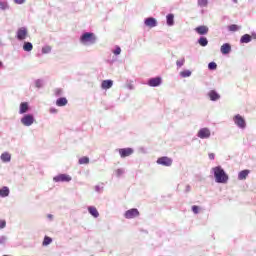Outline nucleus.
<instances>
[{
	"label": "nucleus",
	"mask_w": 256,
	"mask_h": 256,
	"mask_svg": "<svg viewBox=\"0 0 256 256\" xmlns=\"http://www.w3.org/2000/svg\"><path fill=\"white\" fill-rule=\"evenodd\" d=\"M7 227V222L5 220H0V229H5Z\"/></svg>",
	"instance_id": "nucleus-37"
},
{
	"label": "nucleus",
	"mask_w": 256,
	"mask_h": 256,
	"mask_svg": "<svg viewBox=\"0 0 256 256\" xmlns=\"http://www.w3.org/2000/svg\"><path fill=\"white\" fill-rule=\"evenodd\" d=\"M53 181L56 183H69V181H71V176L67 174H59L53 178Z\"/></svg>",
	"instance_id": "nucleus-4"
},
{
	"label": "nucleus",
	"mask_w": 256,
	"mask_h": 256,
	"mask_svg": "<svg viewBox=\"0 0 256 256\" xmlns=\"http://www.w3.org/2000/svg\"><path fill=\"white\" fill-rule=\"evenodd\" d=\"M144 23L146 27H150V28L157 27V20L153 17L147 18Z\"/></svg>",
	"instance_id": "nucleus-13"
},
{
	"label": "nucleus",
	"mask_w": 256,
	"mask_h": 256,
	"mask_svg": "<svg viewBox=\"0 0 256 256\" xmlns=\"http://www.w3.org/2000/svg\"><path fill=\"white\" fill-rule=\"evenodd\" d=\"M1 65H3V63L0 61V67H1Z\"/></svg>",
	"instance_id": "nucleus-46"
},
{
	"label": "nucleus",
	"mask_w": 256,
	"mask_h": 256,
	"mask_svg": "<svg viewBox=\"0 0 256 256\" xmlns=\"http://www.w3.org/2000/svg\"><path fill=\"white\" fill-rule=\"evenodd\" d=\"M114 55H121V47H116V49L113 51Z\"/></svg>",
	"instance_id": "nucleus-38"
},
{
	"label": "nucleus",
	"mask_w": 256,
	"mask_h": 256,
	"mask_svg": "<svg viewBox=\"0 0 256 256\" xmlns=\"http://www.w3.org/2000/svg\"><path fill=\"white\" fill-rule=\"evenodd\" d=\"M213 172L216 183H227V181H229V176L221 166L214 167Z\"/></svg>",
	"instance_id": "nucleus-1"
},
{
	"label": "nucleus",
	"mask_w": 256,
	"mask_h": 256,
	"mask_svg": "<svg viewBox=\"0 0 256 256\" xmlns=\"http://www.w3.org/2000/svg\"><path fill=\"white\" fill-rule=\"evenodd\" d=\"M199 45H201V47H207V45L209 44V41L207 40V38L205 37H201L198 40Z\"/></svg>",
	"instance_id": "nucleus-24"
},
{
	"label": "nucleus",
	"mask_w": 256,
	"mask_h": 256,
	"mask_svg": "<svg viewBox=\"0 0 256 256\" xmlns=\"http://www.w3.org/2000/svg\"><path fill=\"white\" fill-rule=\"evenodd\" d=\"M89 164V157L84 156L79 159V165H87Z\"/></svg>",
	"instance_id": "nucleus-28"
},
{
	"label": "nucleus",
	"mask_w": 256,
	"mask_h": 256,
	"mask_svg": "<svg viewBox=\"0 0 256 256\" xmlns=\"http://www.w3.org/2000/svg\"><path fill=\"white\" fill-rule=\"evenodd\" d=\"M192 211L197 215V213H199V206H196V205L192 206Z\"/></svg>",
	"instance_id": "nucleus-39"
},
{
	"label": "nucleus",
	"mask_w": 256,
	"mask_h": 256,
	"mask_svg": "<svg viewBox=\"0 0 256 256\" xmlns=\"http://www.w3.org/2000/svg\"><path fill=\"white\" fill-rule=\"evenodd\" d=\"M15 3H17L18 5H23V3H25V0H14Z\"/></svg>",
	"instance_id": "nucleus-43"
},
{
	"label": "nucleus",
	"mask_w": 256,
	"mask_h": 256,
	"mask_svg": "<svg viewBox=\"0 0 256 256\" xmlns=\"http://www.w3.org/2000/svg\"><path fill=\"white\" fill-rule=\"evenodd\" d=\"M1 160L4 161V163H7V162L11 161V154L3 153L1 155Z\"/></svg>",
	"instance_id": "nucleus-25"
},
{
	"label": "nucleus",
	"mask_w": 256,
	"mask_h": 256,
	"mask_svg": "<svg viewBox=\"0 0 256 256\" xmlns=\"http://www.w3.org/2000/svg\"><path fill=\"white\" fill-rule=\"evenodd\" d=\"M29 111V104L27 102H22L20 104V114L23 115V113H27Z\"/></svg>",
	"instance_id": "nucleus-19"
},
{
	"label": "nucleus",
	"mask_w": 256,
	"mask_h": 256,
	"mask_svg": "<svg viewBox=\"0 0 256 256\" xmlns=\"http://www.w3.org/2000/svg\"><path fill=\"white\" fill-rule=\"evenodd\" d=\"M176 65H177V67H183L185 65V59L181 58V59L177 60Z\"/></svg>",
	"instance_id": "nucleus-30"
},
{
	"label": "nucleus",
	"mask_w": 256,
	"mask_h": 256,
	"mask_svg": "<svg viewBox=\"0 0 256 256\" xmlns=\"http://www.w3.org/2000/svg\"><path fill=\"white\" fill-rule=\"evenodd\" d=\"M166 19H167V25H169V27L175 24V16L173 14H168L166 16Z\"/></svg>",
	"instance_id": "nucleus-21"
},
{
	"label": "nucleus",
	"mask_w": 256,
	"mask_h": 256,
	"mask_svg": "<svg viewBox=\"0 0 256 256\" xmlns=\"http://www.w3.org/2000/svg\"><path fill=\"white\" fill-rule=\"evenodd\" d=\"M5 241H7V238H5V236H0V245H5Z\"/></svg>",
	"instance_id": "nucleus-40"
},
{
	"label": "nucleus",
	"mask_w": 256,
	"mask_h": 256,
	"mask_svg": "<svg viewBox=\"0 0 256 256\" xmlns=\"http://www.w3.org/2000/svg\"><path fill=\"white\" fill-rule=\"evenodd\" d=\"M229 31H239V26L232 24L229 26Z\"/></svg>",
	"instance_id": "nucleus-35"
},
{
	"label": "nucleus",
	"mask_w": 256,
	"mask_h": 256,
	"mask_svg": "<svg viewBox=\"0 0 256 256\" xmlns=\"http://www.w3.org/2000/svg\"><path fill=\"white\" fill-rule=\"evenodd\" d=\"M50 113H57V110H55V109H50Z\"/></svg>",
	"instance_id": "nucleus-45"
},
{
	"label": "nucleus",
	"mask_w": 256,
	"mask_h": 256,
	"mask_svg": "<svg viewBox=\"0 0 256 256\" xmlns=\"http://www.w3.org/2000/svg\"><path fill=\"white\" fill-rule=\"evenodd\" d=\"M248 175H249V170H242V171L239 172V174H238V179H239L240 181H243V180L247 179Z\"/></svg>",
	"instance_id": "nucleus-20"
},
{
	"label": "nucleus",
	"mask_w": 256,
	"mask_h": 256,
	"mask_svg": "<svg viewBox=\"0 0 256 256\" xmlns=\"http://www.w3.org/2000/svg\"><path fill=\"white\" fill-rule=\"evenodd\" d=\"M208 97L210 101H219V99H221V96L215 90H211L210 93H208Z\"/></svg>",
	"instance_id": "nucleus-14"
},
{
	"label": "nucleus",
	"mask_w": 256,
	"mask_h": 256,
	"mask_svg": "<svg viewBox=\"0 0 256 256\" xmlns=\"http://www.w3.org/2000/svg\"><path fill=\"white\" fill-rule=\"evenodd\" d=\"M186 191H187V192L191 191V186L187 185V186H186Z\"/></svg>",
	"instance_id": "nucleus-44"
},
{
	"label": "nucleus",
	"mask_w": 256,
	"mask_h": 256,
	"mask_svg": "<svg viewBox=\"0 0 256 256\" xmlns=\"http://www.w3.org/2000/svg\"><path fill=\"white\" fill-rule=\"evenodd\" d=\"M118 153L122 159H125V157H130V155H133V149L132 148H121L118 150Z\"/></svg>",
	"instance_id": "nucleus-10"
},
{
	"label": "nucleus",
	"mask_w": 256,
	"mask_h": 256,
	"mask_svg": "<svg viewBox=\"0 0 256 256\" xmlns=\"http://www.w3.org/2000/svg\"><path fill=\"white\" fill-rule=\"evenodd\" d=\"M124 217L126 219H135V217H139V210H137V208H132L125 212Z\"/></svg>",
	"instance_id": "nucleus-7"
},
{
	"label": "nucleus",
	"mask_w": 256,
	"mask_h": 256,
	"mask_svg": "<svg viewBox=\"0 0 256 256\" xmlns=\"http://www.w3.org/2000/svg\"><path fill=\"white\" fill-rule=\"evenodd\" d=\"M88 212L90 213V215H92V217H95V219L99 217V211L95 206L88 207Z\"/></svg>",
	"instance_id": "nucleus-17"
},
{
	"label": "nucleus",
	"mask_w": 256,
	"mask_h": 256,
	"mask_svg": "<svg viewBox=\"0 0 256 256\" xmlns=\"http://www.w3.org/2000/svg\"><path fill=\"white\" fill-rule=\"evenodd\" d=\"M69 101H67V98L61 97L56 100L57 107H65Z\"/></svg>",
	"instance_id": "nucleus-16"
},
{
	"label": "nucleus",
	"mask_w": 256,
	"mask_h": 256,
	"mask_svg": "<svg viewBox=\"0 0 256 256\" xmlns=\"http://www.w3.org/2000/svg\"><path fill=\"white\" fill-rule=\"evenodd\" d=\"M208 1L207 0H198V5L200 7H207Z\"/></svg>",
	"instance_id": "nucleus-34"
},
{
	"label": "nucleus",
	"mask_w": 256,
	"mask_h": 256,
	"mask_svg": "<svg viewBox=\"0 0 256 256\" xmlns=\"http://www.w3.org/2000/svg\"><path fill=\"white\" fill-rule=\"evenodd\" d=\"M63 93V90L61 88H56L54 90V94L59 97V95H61Z\"/></svg>",
	"instance_id": "nucleus-36"
},
{
	"label": "nucleus",
	"mask_w": 256,
	"mask_h": 256,
	"mask_svg": "<svg viewBox=\"0 0 256 256\" xmlns=\"http://www.w3.org/2000/svg\"><path fill=\"white\" fill-rule=\"evenodd\" d=\"M101 87L103 89H111L113 87V81L112 80H103Z\"/></svg>",
	"instance_id": "nucleus-18"
},
{
	"label": "nucleus",
	"mask_w": 256,
	"mask_h": 256,
	"mask_svg": "<svg viewBox=\"0 0 256 256\" xmlns=\"http://www.w3.org/2000/svg\"><path fill=\"white\" fill-rule=\"evenodd\" d=\"M28 33L29 32L27 31V28H25V27L19 28L17 31V39L19 41H23V40L27 39Z\"/></svg>",
	"instance_id": "nucleus-8"
},
{
	"label": "nucleus",
	"mask_w": 256,
	"mask_h": 256,
	"mask_svg": "<svg viewBox=\"0 0 256 256\" xmlns=\"http://www.w3.org/2000/svg\"><path fill=\"white\" fill-rule=\"evenodd\" d=\"M220 51L223 55L231 53V45L229 43L223 44L220 48Z\"/></svg>",
	"instance_id": "nucleus-15"
},
{
	"label": "nucleus",
	"mask_w": 256,
	"mask_h": 256,
	"mask_svg": "<svg viewBox=\"0 0 256 256\" xmlns=\"http://www.w3.org/2000/svg\"><path fill=\"white\" fill-rule=\"evenodd\" d=\"M240 43H251V35L245 34L241 37Z\"/></svg>",
	"instance_id": "nucleus-23"
},
{
	"label": "nucleus",
	"mask_w": 256,
	"mask_h": 256,
	"mask_svg": "<svg viewBox=\"0 0 256 256\" xmlns=\"http://www.w3.org/2000/svg\"><path fill=\"white\" fill-rule=\"evenodd\" d=\"M161 77H155V78H151L149 81H148V85L149 87H159V85H161Z\"/></svg>",
	"instance_id": "nucleus-11"
},
{
	"label": "nucleus",
	"mask_w": 256,
	"mask_h": 256,
	"mask_svg": "<svg viewBox=\"0 0 256 256\" xmlns=\"http://www.w3.org/2000/svg\"><path fill=\"white\" fill-rule=\"evenodd\" d=\"M208 69H210L211 71H215V69H217V63L215 62H210L208 64Z\"/></svg>",
	"instance_id": "nucleus-29"
},
{
	"label": "nucleus",
	"mask_w": 256,
	"mask_h": 256,
	"mask_svg": "<svg viewBox=\"0 0 256 256\" xmlns=\"http://www.w3.org/2000/svg\"><path fill=\"white\" fill-rule=\"evenodd\" d=\"M234 123H235V125H237L238 127H240V129H245V127H246V123H245V118L244 117H242L241 115H236L235 117H234Z\"/></svg>",
	"instance_id": "nucleus-6"
},
{
	"label": "nucleus",
	"mask_w": 256,
	"mask_h": 256,
	"mask_svg": "<svg viewBox=\"0 0 256 256\" xmlns=\"http://www.w3.org/2000/svg\"><path fill=\"white\" fill-rule=\"evenodd\" d=\"M124 173H125V170H123L121 168L115 170L116 177H121V175H123Z\"/></svg>",
	"instance_id": "nucleus-32"
},
{
	"label": "nucleus",
	"mask_w": 256,
	"mask_h": 256,
	"mask_svg": "<svg viewBox=\"0 0 256 256\" xmlns=\"http://www.w3.org/2000/svg\"><path fill=\"white\" fill-rule=\"evenodd\" d=\"M156 163L158 165H163V167H171L173 165V159L163 156L157 159Z\"/></svg>",
	"instance_id": "nucleus-3"
},
{
	"label": "nucleus",
	"mask_w": 256,
	"mask_h": 256,
	"mask_svg": "<svg viewBox=\"0 0 256 256\" xmlns=\"http://www.w3.org/2000/svg\"><path fill=\"white\" fill-rule=\"evenodd\" d=\"M51 46H44L43 48H42V53L44 54V55H47V53H49L50 51H51Z\"/></svg>",
	"instance_id": "nucleus-31"
},
{
	"label": "nucleus",
	"mask_w": 256,
	"mask_h": 256,
	"mask_svg": "<svg viewBox=\"0 0 256 256\" xmlns=\"http://www.w3.org/2000/svg\"><path fill=\"white\" fill-rule=\"evenodd\" d=\"M182 77H191V71L185 70L180 73Z\"/></svg>",
	"instance_id": "nucleus-33"
},
{
	"label": "nucleus",
	"mask_w": 256,
	"mask_h": 256,
	"mask_svg": "<svg viewBox=\"0 0 256 256\" xmlns=\"http://www.w3.org/2000/svg\"><path fill=\"white\" fill-rule=\"evenodd\" d=\"M51 243H53V239H51L49 236H45L42 245L47 247V245H51Z\"/></svg>",
	"instance_id": "nucleus-27"
},
{
	"label": "nucleus",
	"mask_w": 256,
	"mask_h": 256,
	"mask_svg": "<svg viewBox=\"0 0 256 256\" xmlns=\"http://www.w3.org/2000/svg\"><path fill=\"white\" fill-rule=\"evenodd\" d=\"M197 137L199 139H209L211 137V130L209 128H202L198 131Z\"/></svg>",
	"instance_id": "nucleus-5"
},
{
	"label": "nucleus",
	"mask_w": 256,
	"mask_h": 256,
	"mask_svg": "<svg viewBox=\"0 0 256 256\" xmlns=\"http://www.w3.org/2000/svg\"><path fill=\"white\" fill-rule=\"evenodd\" d=\"M196 33H198V35H207V33H209V27L207 26H198L195 28Z\"/></svg>",
	"instance_id": "nucleus-12"
},
{
	"label": "nucleus",
	"mask_w": 256,
	"mask_h": 256,
	"mask_svg": "<svg viewBox=\"0 0 256 256\" xmlns=\"http://www.w3.org/2000/svg\"><path fill=\"white\" fill-rule=\"evenodd\" d=\"M234 1V3H237V0H233Z\"/></svg>",
	"instance_id": "nucleus-47"
},
{
	"label": "nucleus",
	"mask_w": 256,
	"mask_h": 256,
	"mask_svg": "<svg viewBox=\"0 0 256 256\" xmlns=\"http://www.w3.org/2000/svg\"><path fill=\"white\" fill-rule=\"evenodd\" d=\"M208 157L211 161H213L215 159V154L214 153H210L208 154Z\"/></svg>",
	"instance_id": "nucleus-42"
},
{
	"label": "nucleus",
	"mask_w": 256,
	"mask_h": 256,
	"mask_svg": "<svg viewBox=\"0 0 256 256\" xmlns=\"http://www.w3.org/2000/svg\"><path fill=\"white\" fill-rule=\"evenodd\" d=\"M81 43L83 45H93L97 41V37H95L94 33H84L80 38Z\"/></svg>",
	"instance_id": "nucleus-2"
},
{
	"label": "nucleus",
	"mask_w": 256,
	"mask_h": 256,
	"mask_svg": "<svg viewBox=\"0 0 256 256\" xmlns=\"http://www.w3.org/2000/svg\"><path fill=\"white\" fill-rule=\"evenodd\" d=\"M35 121L33 115L27 114L21 119V123L25 125V127H31V124Z\"/></svg>",
	"instance_id": "nucleus-9"
},
{
	"label": "nucleus",
	"mask_w": 256,
	"mask_h": 256,
	"mask_svg": "<svg viewBox=\"0 0 256 256\" xmlns=\"http://www.w3.org/2000/svg\"><path fill=\"white\" fill-rule=\"evenodd\" d=\"M0 9H7L6 2H0Z\"/></svg>",
	"instance_id": "nucleus-41"
},
{
	"label": "nucleus",
	"mask_w": 256,
	"mask_h": 256,
	"mask_svg": "<svg viewBox=\"0 0 256 256\" xmlns=\"http://www.w3.org/2000/svg\"><path fill=\"white\" fill-rule=\"evenodd\" d=\"M25 51H33V44L31 42H25L23 45Z\"/></svg>",
	"instance_id": "nucleus-26"
},
{
	"label": "nucleus",
	"mask_w": 256,
	"mask_h": 256,
	"mask_svg": "<svg viewBox=\"0 0 256 256\" xmlns=\"http://www.w3.org/2000/svg\"><path fill=\"white\" fill-rule=\"evenodd\" d=\"M0 197H9V188L7 186L0 189Z\"/></svg>",
	"instance_id": "nucleus-22"
}]
</instances>
